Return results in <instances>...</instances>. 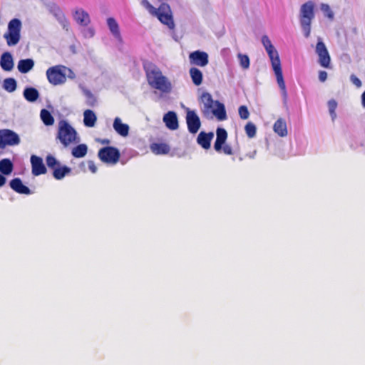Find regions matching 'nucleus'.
Segmentation results:
<instances>
[{
    "instance_id": "obj_1",
    "label": "nucleus",
    "mask_w": 365,
    "mask_h": 365,
    "mask_svg": "<svg viewBox=\"0 0 365 365\" xmlns=\"http://www.w3.org/2000/svg\"><path fill=\"white\" fill-rule=\"evenodd\" d=\"M143 69L150 86L162 93H168L172 90V85L167 77L163 75L160 68L153 63L143 64Z\"/></svg>"
},
{
    "instance_id": "obj_2",
    "label": "nucleus",
    "mask_w": 365,
    "mask_h": 365,
    "mask_svg": "<svg viewBox=\"0 0 365 365\" xmlns=\"http://www.w3.org/2000/svg\"><path fill=\"white\" fill-rule=\"evenodd\" d=\"M200 101L203 104L201 110L205 118L209 119L215 116L218 120L226 119L227 114L224 104L218 101H214L209 93H203Z\"/></svg>"
},
{
    "instance_id": "obj_3",
    "label": "nucleus",
    "mask_w": 365,
    "mask_h": 365,
    "mask_svg": "<svg viewBox=\"0 0 365 365\" xmlns=\"http://www.w3.org/2000/svg\"><path fill=\"white\" fill-rule=\"evenodd\" d=\"M145 7L149 12L157 16L158 20L163 24L168 26L170 29H173L175 24L173 19L172 12L169 5L163 2L158 9L153 6L149 1H143Z\"/></svg>"
},
{
    "instance_id": "obj_4",
    "label": "nucleus",
    "mask_w": 365,
    "mask_h": 365,
    "mask_svg": "<svg viewBox=\"0 0 365 365\" xmlns=\"http://www.w3.org/2000/svg\"><path fill=\"white\" fill-rule=\"evenodd\" d=\"M266 51L270 58L273 71L275 73L277 82L281 91L284 95L287 93L286 85L283 78V73L281 67V62L279 57L278 52L272 44L269 46L265 48Z\"/></svg>"
},
{
    "instance_id": "obj_5",
    "label": "nucleus",
    "mask_w": 365,
    "mask_h": 365,
    "mask_svg": "<svg viewBox=\"0 0 365 365\" xmlns=\"http://www.w3.org/2000/svg\"><path fill=\"white\" fill-rule=\"evenodd\" d=\"M57 138L65 147L79 141L76 130L64 120H61L58 123Z\"/></svg>"
},
{
    "instance_id": "obj_6",
    "label": "nucleus",
    "mask_w": 365,
    "mask_h": 365,
    "mask_svg": "<svg viewBox=\"0 0 365 365\" xmlns=\"http://www.w3.org/2000/svg\"><path fill=\"white\" fill-rule=\"evenodd\" d=\"M314 7L312 1H307L300 9V24L306 38L310 36L311 23L314 17Z\"/></svg>"
},
{
    "instance_id": "obj_7",
    "label": "nucleus",
    "mask_w": 365,
    "mask_h": 365,
    "mask_svg": "<svg viewBox=\"0 0 365 365\" xmlns=\"http://www.w3.org/2000/svg\"><path fill=\"white\" fill-rule=\"evenodd\" d=\"M227 132L225 128H217L216 130V140L214 144V149L217 153H222L227 155H233L235 151L232 146L226 143Z\"/></svg>"
},
{
    "instance_id": "obj_8",
    "label": "nucleus",
    "mask_w": 365,
    "mask_h": 365,
    "mask_svg": "<svg viewBox=\"0 0 365 365\" xmlns=\"http://www.w3.org/2000/svg\"><path fill=\"white\" fill-rule=\"evenodd\" d=\"M21 28V23L19 19H14L10 21L8 26V31L4 35L8 46H15L19 42Z\"/></svg>"
},
{
    "instance_id": "obj_9",
    "label": "nucleus",
    "mask_w": 365,
    "mask_h": 365,
    "mask_svg": "<svg viewBox=\"0 0 365 365\" xmlns=\"http://www.w3.org/2000/svg\"><path fill=\"white\" fill-rule=\"evenodd\" d=\"M98 157L104 163L115 165L120 160V153L115 147L106 146L98 150Z\"/></svg>"
},
{
    "instance_id": "obj_10",
    "label": "nucleus",
    "mask_w": 365,
    "mask_h": 365,
    "mask_svg": "<svg viewBox=\"0 0 365 365\" xmlns=\"http://www.w3.org/2000/svg\"><path fill=\"white\" fill-rule=\"evenodd\" d=\"M20 143L19 135L10 129L0 130V148L14 146Z\"/></svg>"
},
{
    "instance_id": "obj_11",
    "label": "nucleus",
    "mask_w": 365,
    "mask_h": 365,
    "mask_svg": "<svg viewBox=\"0 0 365 365\" xmlns=\"http://www.w3.org/2000/svg\"><path fill=\"white\" fill-rule=\"evenodd\" d=\"M48 82L54 86L63 83L66 81L65 73L61 70L60 66L50 67L46 71Z\"/></svg>"
},
{
    "instance_id": "obj_12",
    "label": "nucleus",
    "mask_w": 365,
    "mask_h": 365,
    "mask_svg": "<svg viewBox=\"0 0 365 365\" xmlns=\"http://www.w3.org/2000/svg\"><path fill=\"white\" fill-rule=\"evenodd\" d=\"M316 53L319 56V63L324 68H329L331 58L324 43L319 38L316 46Z\"/></svg>"
},
{
    "instance_id": "obj_13",
    "label": "nucleus",
    "mask_w": 365,
    "mask_h": 365,
    "mask_svg": "<svg viewBox=\"0 0 365 365\" xmlns=\"http://www.w3.org/2000/svg\"><path fill=\"white\" fill-rule=\"evenodd\" d=\"M186 123L187 129L190 133H196L201 125L200 120L198 115L194 110L190 109L187 110L186 113Z\"/></svg>"
},
{
    "instance_id": "obj_14",
    "label": "nucleus",
    "mask_w": 365,
    "mask_h": 365,
    "mask_svg": "<svg viewBox=\"0 0 365 365\" xmlns=\"http://www.w3.org/2000/svg\"><path fill=\"white\" fill-rule=\"evenodd\" d=\"M190 61L192 64L204 67L208 64V55L205 51H195L189 56Z\"/></svg>"
},
{
    "instance_id": "obj_15",
    "label": "nucleus",
    "mask_w": 365,
    "mask_h": 365,
    "mask_svg": "<svg viewBox=\"0 0 365 365\" xmlns=\"http://www.w3.org/2000/svg\"><path fill=\"white\" fill-rule=\"evenodd\" d=\"M31 163L32 168V174L34 176H38L43 174H46L47 172L46 168L43 164L41 158L36 155H31Z\"/></svg>"
},
{
    "instance_id": "obj_16",
    "label": "nucleus",
    "mask_w": 365,
    "mask_h": 365,
    "mask_svg": "<svg viewBox=\"0 0 365 365\" xmlns=\"http://www.w3.org/2000/svg\"><path fill=\"white\" fill-rule=\"evenodd\" d=\"M214 137L212 132L205 133L201 131L197 138V143L204 149L207 150L210 148V143Z\"/></svg>"
},
{
    "instance_id": "obj_17",
    "label": "nucleus",
    "mask_w": 365,
    "mask_h": 365,
    "mask_svg": "<svg viewBox=\"0 0 365 365\" xmlns=\"http://www.w3.org/2000/svg\"><path fill=\"white\" fill-rule=\"evenodd\" d=\"M10 187L12 190L19 194L29 195L30 189L24 185L21 180L19 178H14L10 181Z\"/></svg>"
},
{
    "instance_id": "obj_18",
    "label": "nucleus",
    "mask_w": 365,
    "mask_h": 365,
    "mask_svg": "<svg viewBox=\"0 0 365 365\" xmlns=\"http://www.w3.org/2000/svg\"><path fill=\"white\" fill-rule=\"evenodd\" d=\"M163 121L165 125L170 130L178 128V120L176 113L174 111H169L163 116Z\"/></svg>"
},
{
    "instance_id": "obj_19",
    "label": "nucleus",
    "mask_w": 365,
    "mask_h": 365,
    "mask_svg": "<svg viewBox=\"0 0 365 365\" xmlns=\"http://www.w3.org/2000/svg\"><path fill=\"white\" fill-rule=\"evenodd\" d=\"M107 24L110 33L113 36L119 41L122 42V36L120 32L119 25L115 19L113 17H109L107 19Z\"/></svg>"
},
{
    "instance_id": "obj_20",
    "label": "nucleus",
    "mask_w": 365,
    "mask_h": 365,
    "mask_svg": "<svg viewBox=\"0 0 365 365\" xmlns=\"http://www.w3.org/2000/svg\"><path fill=\"white\" fill-rule=\"evenodd\" d=\"M113 128L117 133L123 137H125L129 133V126L125 123H123L120 118L116 117L113 121Z\"/></svg>"
},
{
    "instance_id": "obj_21",
    "label": "nucleus",
    "mask_w": 365,
    "mask_h": 365,
    "mask_svg": "<svg viewBox=\"0 0 365 365\" xmlns=\"http://www.w3.org/2000/svg\"><path fill=\"white\" fill-rule=\"evenodd\" d=\"M0 66L4 71H10L14 67V61L10 53L2 54L0 59Z\"/></svg>"
},
{
    "instance_id": "obj_22",
    "label": "nucleus",
    "mask_w": 365,
    "mask_h": 365,
    "mask_svg": "<svg viewBox=\"0 0 365 365\" xmlns=\"http://www.w3.org/2000/svg\"><path fill=\"white\" fill-rule=\"evenodd\" d=\"M273 130L280 137H284L287 135V123L284 119L279 118L273 125Z\"/></svg>"
},
{
    "instance_id": "obj_23",
    "label": "nucleus",
    "mask_w": 365,
    "mask_h": 365,
    "mask_svg": "<svg viewBox=\"0 0 365 365\" xmlns=\"http://www.w3.org/2000/svg\"><path fill=\"white\" fill-rule=\"evenodd\" d=\"M34 66V61L31 58L21 59L18 63V70L21 73H26Z\"/></svg>"
},
{
    "instance_id": "obj_24",
    "label": "nucleus",
    "mask_w": 365,
    "mask_h": 365,
    "mask_svg": "<svg viewBox=\"0 0 365 365\" xmlns=\"http://www.w3.org/2000/svg\"><path fill=\"white\" fill-rule=\"evenodd\" d=\"M151 151L156 155H165L168 154L170 149L166 143H155L150 145Z\"/></svg>"
},
{
    "instance_id": "obj_25",
    "label": "nucleus",
    "mask_w": 365,
    "mask_h": 365,
    "mask_svg": "<svg viewBox=\"0 0 365 365\" xmlns=\"http://www.w3.org/2000/svg\"><path fill=\"white\" fill-rule=\"evenodd\" d=\"M74 19L77 23L83 26H87L90 23L89 15L81 9L76 11Z\"/></svg>"
},
{
    "instance_id": "obj_26",
    "label": "nucleus",
    "mask_w": 365,
    "mask_h": 365,
    "mask_svg": "<svg viewBox=\"0 0 365 365\" xmlns=\"http://www.w3.org/2000/svg\"><path fill=\"white\" fill-rule=\"evenodd\" d=\"M96 115L91 110H86L83 113V123L87 127H93L96 122Z\"/></svg>"
},
{
    "instance_id": "obj_27",
    "label": "nucleus",
    "mask_w": 365,
    "mask_h": 365,
    "mask_svg": "<svg viewBox=\"0 0 365 365\" xmlns=\"http://www.w3.org/2000/svg\"><path fill=\"white\" fill-rule=\"evenodd\" d=\"M71 169L66 165L57 166L53 170V176L56 180L63 179L67 174H69Z\"/></svg>"
},
{
    "instance_id": "obj_28",
    "label": "nucleus",
    "mask_w": 365,
    "mask_h": 365,
    "mask_svg": "<svg viewBox=\"0 0 365 365\" xmlns=\"http://www.w3.org/2000/svg\"><path fill=\"white\" fill-rule=\"evenodd\" d=\"M24 97L29 102H34L39 97V93L35 88H26L24 91Z\"/></svg>"
},
{
    "instance_id": "obj_29",
    "label": "nucleus",
    "mask_w": 365,
    "mask_h": 365,
    "mask_svg": "<svg viewBox=\"0 0 365 365\" xmlns=\"http://www.w3.org/2000/svg\"><path fill=\"white\" fill-rule=\"evenodd\" d=\"M14 169V165L12 162L8 159L4 158L0 160V172L6 175L11 173Z\"/></svg>"
},
{
    "instance_id": "obj_30",
    "label": "nucleus",
    "mask_w": 365,
    "mask_h": 365,
    "mask_svg": "<svg viewBox=\"0 0 365 365\" xmlns=\"http://www.w3.org/2000/svg\"><path fill=\"white\" fill-rule=\"evenodd\" d=\"M88 153V146L86 144H79L75 146L71 151L74 158H81L84 157Z\"/></svg>"
},
{
    "instance_id": "obj_31",
    "label": "nucleus",
    "mask_w": 365,
    "mask_h": 365,
    "mask_svg": "<svg viewBox=\"0 0 365 365\" xmlns=\"http://www.w3.org/2000/svg\"><path fill=\"white\" fill-rule=\"evenodd\" d=\"M190 77L195 86H200L202 82V73L200 69L192 67L189 71Z\"/></svg>"
},
{
    "instance_id": "obj_32",
    "label": "nucleus",
    "mask_w": 365,
    "mask_h": 365,
    "mask_svg": "<svg viewBox=\"0 0 365 365\" xmlns=\"http://www.w3.org/2000/svg\"><path fill=\"white\" fill-rule=\"evenodd\" d=\"M41 118L46 125H51L54 123V118L51 113L46 109L41 110Z\"/></svg>"
},
{
    "instance_id": "obj_33",
    "label": "nucleus",
    "mask_w": 365,
    "mask_h": 365,
    "mask_svg": "<svg viewBox=\"0 0 365 365\" xmlns=\"http://www.w3.org/2000/svg\"><path fill=\"white\" fill-rule=\"evenodd\" d=\"M16 81L13 78H7L4 79L3 83V88L8 92H14L16 89Z\"/></svg>"
},
{
    "instance_id": "obj_34",
    "label": "nucleus",
    "mask_w": 365,
    "mask_h": 365,
    "mask_svg": "<svg viewBox=\"0 0 365 365\" xmlns=\"http://www.w3.org/2000/svg\"><path fill=\"white\" fill-rule=\"evenodd\" d=\"M245 133L250 138H254L256 135L257 128L254 123L249 122L246 124L245 127Z\"/></svg>"
},
{
    "instance_id": "obj_35",
    "label": "nucleus",
    "mask_w": 365,
    "mask_h": 365,
    "mask_svg": "<svg viewBox=\"0 0 365 365\" xmlns=\"http://www.w3.org/2000/svg\"><path fill=\"white\" fill-rule=\"evenodd\" d=\"M46 163L47 166L53 170L57 166H60V163L51 155H48L46 158Z\"/></svg>"
},
{
    "instance_id": "obj_36",
    "label": "nucleus",
    "mask_w": 365,
    "mask_h": 365,
    "mask_svg": "<svg viewBox=\"0 0 365 365\" xmlns=\"http://www.w3.org/2000/svg\"><path fill=\"white\" fill-rule=\"evenodd\" d=\"M328 107L330 115L334 120L336 118V109L337 107V103L335 100L331 99L328 102Z\"/></svg>"
},
{
    "instance_id": "obj_37",
    "label": "nucleus",
    "mask_w": 365,
    "mask_h": 365,
    "mask_svg": "<svg viewBox=\"0 0 365 365\" xmlns=\"http://www.w3.org/2000/svg\"><path fill=\"white\" fill-rule=\"evenodd\" d=\"M237 57L240 60V66L244 69H247L250 67V58L247 55L239 53Z\"/></svg>"
},
{
    "instance_id": "obj_38",
    "label": "nucleus",
    "mask_w": 365,
    "mask_h": 365,
    "mask_svg": "<svg viewBox=\"0 0 365 365\" xmlns=\"http://www.w3.org/2000/svg\"><path fill=\"white\" fill-rule=\"evenodd\" d=\"M321 9L324 12V15L329 19L332 20L334 19V13L328 4H322L321 6Z\"/></svg>"
},
{
    "instance_id": "obj_39",
    "label": "nucleus",
    "mask_w": 365,
    "mask_h": 365,
    "mask_svg": "<svg viewBox=\"0 0 365 365\" xmlns=\"http://www.w3.org/2000/svg\"><path fill=\"white\" fill-rule=\"evenodd\" d=\"M240 117L243 120H247L250 116V112L246 106H240L238 108Z\"/></svg>"
},
{
    "instance_id": "obj_40",
    "label": "nucleus",
    "mask_w": 365,
    "mask_h": 365,
    "mask_svg": "<svg viewBox=\"0 0 365 365\" xmlns=\"http://www.w3.org/2000/svg\"><path fill=\"white\" fill-rule=\"evenodd\" d=\"M256 153H257L256 150H253L252 152H250V153L245 154V156L239 155L237 158L240 161L243 160L245 158H248L250 159H254L256 155Z\"/></svg>"
},
{
    "instance_id": "obj_41",
    "label": "nucleus",
    "mask_w": 365,
    "mask_h": 365,
    "mask_svg": "<svg viewBox=\"0 0 365 365\" xmlns=\"http://www.w3.org/2000/svg\"><path fill=\"white\" fill-rule=\"evenodd\" d=\"M350 80L352 82V83L354 84L357 88H360L361 86V81L355 75L352 74L350 76Z\"/></svg>"
},
{
    "instance_id": "obj_42",
    "label": "nucleus",
    "mask_w": 365,
    "mask_h": 365,
    "mask_svg": "<svg viewBox=\"0 0 365 365\" xmlns=\"http://www.w3.org/2000/svg\"><path fill=\"white\" fill-rule=\"evenodd\" d=\"M262 42L263 43V46H264V48H267V47L269 46L270 45H272V42L267 36H262Z\"/></svg>"
},
{
    "instance_id": "obj_43",
    "label": "nucleus",
    "mask_w": 365,
    "mask_h": 365,
    "mask_svg": "<svg viewBox=\"0 0 365 365\" xmlns=\"http://www.w3.org/2000/svg\"><path fill=\"white\" fill-rule=\"evenodd\" d=\"M327 78V73L324 71L319 72V79L321 82H324Z\"/></svg>"
},
{
    "instance_id": "obj_44",
    "label": "nucleus",
    "mask_w": 365,
    "mask_h": 365,
    "mask_svg": "<svg viewBox=\"0 0 365 365\" xmlns=\"http://www.w3.org/2000/svg\"><path fill=\"white\" fill-rule=\"evenodd\" d=\"M88 168L89 170L93 173H95L97 171V167L96 166L95 163L92 160H89L88 163Z\"/></svg>"
},
{
    "instance_id": "obj_45",
    "label": "nucleus",
    "mask_w": 365,
    "mask_h": 365,
    "mask_svg": "<svg viewBox=\"0 0 365 365\" xmlns=\"http://www.w3.org/2000/svg\"><path fill=\"white\" fill-rule=\"evenodd\" d=\"M6 178L0 174V187L3 186L6 183Z\"/></svg>"
},
{
    "instance_id": "obj_46",
    "label": "nucleus",
    "mask_w": 365,
    "mask_h": 365,
    "mask_svg": "<svg viewBox=\"0 0 365 365\" xmlns=\"http://www.w3.org/2000/svg\"><path fill=\"white\" fill-rule=\"evenodd\" d=\"M361 103L364 107H365V91L361 95Z\"/></svg>"
},
{
    "instance_id": "obj_47",
    "label": "nucleus",
    "mask_w": 365,
    "mask_h": 365,
    "mask_svg": "<svg viewBox=\"0 0 365 365\" xmlns=\"http://www.w3.org/2000/svg\"><path fill=\"white\" fill-rule=\"evenodd\" d=\"M102 143H103V144H109V143H110V140H103L102 141Z\"/></svg>"
},
{
    "instance_id": "obj_48",
    "label": "nucleus",
    "mask_w": 365,
    "mask_h": 365,
    "mask_svg": "<svg viewBox=\"0 0 365 365\" xmlns=\"http://www.w3.org/2000/svg\"><path fill=\"white\" fill-rule=\"evenodd\" d=\"M232 160H233V161H235V157H233V158H232Z\"/></svg>"
}]
</instances>
